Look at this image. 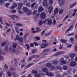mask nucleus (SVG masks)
<instances>
[{"label": "nucleus", "instance_id": "5701e85b", "mask_svg": "<svg viewBox=\"0 0 77 77\" xmlns=\"http://www.w3.org/2000/svg\"><path fill=\"white\" fill-rule=\"evenodd\" d=\"M11 17L13 19H14V20H15V19H14V18H18V17L15 15H12Z\"/></svg>", "mask_w": 77, "mask_h": 77}, {"label": "nucleus", "instance_id": "a18cd8bd", "mask_svg": "<svg viewBox=\"0 0 77 77\" xmlns=\"http://www.w3.org/2000/svg\"><path fill=\"white\" fill-rule=\"evenodd\" d=\"M30 47H33L34 46V44H33V43H32L30 45Z\"/></svg>", "mask_w": 77, "mask_h": 77}, {"label": "nucleus", "instance_id": "cd10ccee", "mask_svg": "<svg viewBox=\"0 0 77 77\" xmlns=\"http://www.w3.org/2000/svg\"><path fill=\"white\" fill-rule=\"evenodd\" d=\"M61 42H63V43H65V42H66V40H63V39H61L60 40Z\"/></svg>", "mask_w": 77, "mask_h": 77}, {"label": "nucleus", "instance_id": "473e14b6", "mask_svg": "<svg viewBox=\"0 0 77 77\" xmlns=\"http://www.w3.org/2000/svg\"><path fill=\"white\" fill-rule=\"evenodd\" d=\"M37 13V10H34L32 12V14L33 15L36 14Z\"/></svg>", "mask_w": 77, "mask_h": 77}, {"label": "nucleus", "instance_id": "a19ab883", "mask_svg": "<svg viewBox=\"0 0 77 77\" xmlns=\"http://www.w3.org/2000/svg\"><path fill=\"white\" fill-rule=\"evenodd\" d=\"M17 44L13 43V47L14 48H16V47L17 46Z\"/></svg>", "mask_w": 77, "mask_h": 77}, {"label": "nucleus", "instance_id": "4be33fe9", "mask_svg": "<svg viewBox=\"0 0 77 77\" xmlns=\"http://www.w3.org/2000/svg\"><path fill=\"white\" fill-rule=\"evenodd\" d=\"M62 53H63V52H57L55 54V56H57L58 55L61 54Z\"/></svg>", "mask_w": 77, "mask_h": 77}, {"label": "nucleus", "instance_id": "f8f14e48", "mask_svg": "<svg viewBox=\"0 0 77 77\" xmlns=\"http://www.w3.org/2000/svg\"><path fill=\"white\" fill-rule=\"evenodd\" d=\"M39 57V56H38V55H35L33 57H31L29 59V60H32V58H35V57Z\"/></svg>", "mask_w": 77, "mask_h": 77}, {"label": "nucleus", "instance_id": "72a5a7b5", "mask_svg": "<svg viewBox=\"0 0 77 77\" xmlns=\"http://www.w3.org/2000/svg\"><path fill=\"white\" fill-rule=\"evenodd\" d=\"M6 44V42H4L1 45L2 47H4Z\"/></svg>", "mask_w": 77, "mask_h": 77}, {"label": "nucleus", "instance_id": "3c124183", "mask_svg": "<svg viewBox=\"0 0 77 77\" xmlns=\"http://www.w3.org/2000/svg\"><path fill=\"white\" fill-rule=\"evenodd\" d=\"M35 38L37 40H39V39H40V38L38 36L35 37Z\"/></svg>", "mask_w": 77, "mask_h": 77}, {"label": "nucleus", "instance_id": "69168bd1", "mask_svg": "<svg viewBox=\"0 0 77 77\" xmlns=\"http://www.w3.org/2000/svg\"><path fill=\"white\" fill-rule=\"evenodd\" d=\"M18 12L20 14H23V13L22 12H21V11H18Z\"/></svg>", "mask_w": 77, "mask_h": 77}, {"label": "nucleus", "instance_id": "37998d69", "mask_svg": "<svg viewBox=\"0 0 77 77\" xmlns=\"http://www.w3.org/2000/svg\"><path fill=\"white\" fill-rule=\"evenodd\" d=\"M35 77H41V75L39 74H36L35 75Z\"/></svg>", "mask_w": 77, "mask_h": 77}, {"label": "nucleus", "instance_id": "de8ad7c7", "mask_svg": "<svg viewBox=\"0 0 77 77\" xmlns=\"http://www.w3.org/2000/svg\"><path fill=\"white\" fill-rule=\"evenodd\" d=\"M32 72V73H33V74H36V73L37 72L35 70H33Z\"/></svg>", "mask_w": 77, "mask_h": 77}, {"label": "nucleus", "instance_id": "864d4df0", "mask_svg": "<svg viewBox=\"0 0 77 77\" xmlns=\"http://www.w3.org/2000/svg\"><path fill=\"white\" fill-rule=\"evenodd\" d=\"M26 46H27V48L28 50H29V48H30V46H29V45H26Z\"/></svg>", "mask_w": 77, "mask_h": 77}, {"label": "nucleus", "instance_id": "ddd939ff", "mask_svg": "<svg viewBox=\"0 0 77 77\" xmlns=\"http://www.w3.org/2000/svg\"><path fill=\"white\" fill-rule=\"evenodd\" d=\"M42 71H43V72H46V74H47V72H48L47 71V70H48L47 69L45 68H42Z\"/></svg>", "mask_w": 77, "mask_h": 77}, {"label": "nucleus", "instance_id": "338daca9", "mask_svg": "<svg viewBox=\"0 0 77 77\" xmlns=\"http://www.w3.org/2000/svg\"><path fill=\"white\" fill-rule=\"evenodd\" d=\"M75 51H77V45L75 46Z\"/></svg>", "mask_w": 77, "mask_h": 77}, {"label": "nucleus", "instance_id": "6e6d98bb", "mask_svg": "<svg viewBox=\"0 0 77 77\" xmlns=\"http://www.w3.org/2000/svg\"><path fill=\"white\" fill-rule=\"evenodd\" d=\"M36 50L34 49V50H33L32 51V53H35V52H36Z\"/></svg>", "mask_w": 77, "mask_h": 77}, {"label": "nucleus", "instance_id": "774afa93", "mask_svg": "<svg viewBox=\"0 0 77 77\" xmlns=\"http://www.w3.org/2000/svg\"><path fill=\"white\" fill-rule=\"evenodd\" d=\"M71 29L70 28H69L68 29L66 30V33H67V32H69V31Z\"/></svg>", "mask_w": 77, "mask_h": 77}, {"label": "nucleus", "instance_id": "49530a36", "mask_svg": "<svg viewBox=\"0 0 77 77\" xmlns=\"http://www.w3.org/2000/svg\"><path fill=\"white\" fill-rule=\"evenodd\" d=\"M63 13V10H60L59 14H62Z\"/></svg>", "mask_w": 77, "mask_h": 77}, {"label": "nucleus", "instance_id": "6ab92c4d", "mask_svg": "<svg viewBox=\"0 0 77 77\" xmlns=\"http://www.w3.org/2000/svg\"><path fill=\"white\" fill-rule=\"evenodd\" d=\"M0 22H1L2 24H3V25H5V22L4 21L3 23V20H2V18L1 17L0 18Z\"/></svg>", "mask_w": 77, "mask_h": 77}, {"label": "nucleus", "instance_id": "c03bdc74", "mask_svg": "<svg viewBox=\"0 0 77 77\" xmlns=\"http://www.w3.org/2000/svg\"><path fill=\"white\" fill-rule=\"evenodd\" d=\"M15 30L16 32L18 33H19V30H18V29L16 27L15 28Z\"/></svg>", "mask_w": 77, "mask_h": 77}, {"label": "nucleus", "instance_id": "680f3d73", "mask_svg": "<svg viewBox=\"0 0 77 77\" xmlns=\"http://www.w3.org/2000/svg\"><path fill=\"white\" fill-rule=\"evenodd\" d=\"M49 51V49H46L44 51V52H48V51Z\"/></svg>", "mask_w": 77, "mask_h": 77}, {"label": "nucleus", "instance_id": "c85d7f7f", "mask_svg": "<svg viewBox=\"0 0 77 77\" xmlns=\"http://www.w3.org/2000/svg\"><path fill=\"white\" fill-rule=\"evenodd\" d=\"M43 23V22H42V21L41 20L40 22H39L38 24L40 25V26H42V24Z\"/></svg>", "mask_w": 77, "mask_h": 77}, {"label": "nucleus", "instance_id": "2eb2a0df", "mask_svg": "<svg viewBox=\"0 0 77 77\" xmlns=\"http://www.w3.org/2000/svg\"><path fill=\"white\" fill-rule=\"evenodd\" d=\"M44 10V9H43V8H42V7H40L38 9V12H41L42 11Z\"/></svg>", "mask_w": 77, "mask_h": 77}, {"label": "nucleus", "instance_id": "f704fd0d", "mask_svg": "<svg viewBox=\"0 0 77 77\" xmlns=\"http://www.w3.org/2000/svg\"><path fill=\"white\" fill-rule=\"evenodd\" d=\"M0 60H4V58L2 56H0Z\"/></svg>", "mask_w": 77, "mask_h": 77}, {"label": "nucleus", "instance_id": "6e6552de", "mask_svg": "<svg viewBox=\"0 0 77 77\" xmlns=\"http://www.w3.org/2000/svg\"><path fill=\"white\" fill-rule=\"evenodd\" d=\"M35 31H32V33H37V32H39L40 31L39 28L38 27H36L35 28Z\"/></svg>", "mask_w": 77, "mask_h": 77}, {"label": "nucleus", "instance_id": "9b49d317", "mask_svg": "<svg viewBox=\"0 0 77 77\" xmlns=\"http://www.w3.org/2000/svg\"><path fill=\"white\" fill-rule=\"evenodd\" d=\"M69 57H74L75 56V54H74L73 53L70 54L69 55Z\"/></svg>", "mask_w": 77, "mask_h": 77}, {"label": "nucleus", "instance_id": "58836bf2", "mask_svg": "<svg viewBox=\"0 0 77 77\" xmlns=\"http://www.w3.org/2000/svg\"><path fill=\"white\" fill-rule=\"evenodd\" d=\"M69 17V15H67L65 18L64 19V21H65V20H66V19H67V18H68Z\"/></svg>", "mask_w": 77, "mask_h": 77}, {"label": "nucleus", "instance_id": "423d86ee", "mask_svg": "<svg viewBox=\"0 0 77 77\" xmlns=\"http://www.w3.org/2000/svg\"><path fill=\"white\" fill-rule=\"evenodd\" d=\"M41 48H45V47H47L48 46V45L47 44H46V43H43L41 45Z\"/></svg>", "mask_w": 77, "mask_h": 77}, {"label": "nucleus", "instance_id": "e2e57ef3", "mask_svg": "<svg viewBox=\"0 0 77 77\" xmlns=\"http://www.w3.org/2000/svg\"><path fill=\"white\" fill-rule=\"evenodd\" d=\"M32 14V12H28L27 13V15H31Z\"/></svg>", "mask_w": 77, "mask_h": 77}, {"label": "nucleus", "instance_id": "8fccbe9b", "mask_svg": "<svg viewBox=\"0 0 77 77\" xmlns=\"http://www.w3.org/2000/svg\"><path fill=\"white\" fill-rule=\"evenodd\" d=\"M74 35V33H72L68 35V36H72L73 35Z\"/></svg>", "mask_w": 77, "mask_h": 77}, {"label": "nucleus", "instance_id": "79ce46f5", "mask_svg": "<svg viewBox=\"0 0 77 77\" xmlns=\"http://www.w3.org/2000/svg\"><path fill=\"white\" fill-rule=\"evenodd\" d=\"M36 5V3H34L32 5H31V8H33V7H34V6H35Z\"/></svg>", "mask_w": 77, "mask_h": 77}, {"label": "nucleus", "instance_id": "13d9d810", "mask_svg": "<svg viewBox=\"0 0 77 77\" xmlns=\"http://www.w3.org/2000/svg\"><path fill=\"white\" fill-rule=\"evenodd\" d=\"M9 5H10V4H8V3H7L5 5V6H6V7H7H7H8V6H9Z\"/></svg>", "mask_w": 77, "mask_h": 77}, {"label": "nucleus", "instance_id": "1a4fd4ad", "mask_svg": "<svg viewBox=\"0 0 77 77\" xmlns=\"http://www.w3.org/2000/svg\"><path fill=\"white\" fill-rule=\"evenodd\" d=\"M14 6H12L11 7V9H15L16 7H17V4H16V3H14Z\"/></svg>", "mask_w": 77, "mask_h": 77}, {"label": "nucleus", "instance_id": "c756f323", "mask_svg": "<svg viewBox=\"0 0 77 77\" xmlns=\"http://www.w3.org/2000/svg\"><path fill=\"white\" fill-rule=\"evenodd\" d=\"M64 3H65V1H64L63 0L60 2V5H63Z\"/></svg>", "mask_w": 77, "mask_h": 77}, {"label": "nucleus", "instance_id": "bf43d9fd", "mask_svg": "<svg viewBox=\"0 0 77 77\" xmlns=\"http://www.w3.org/2000/svg\"><path fill=\"white\" fill-rule=\"evenodd\" d=\"M72 47V45H69L67 46L68 48H71Z\"/></svg>", "mask_w": 77, "mask_h": 77}, {"label": "nucleus", "instance_id": "0eeeda50", "mask_svg": "<svg viewBox=\"0 0 77 77\" xmlns=\"http://www.w3.org/2000/svg\"><path fill=\"white\" fill-rule=\"evenodd\" d=\"M53 6H49L48 8V11L50 14H51V12L53 11Z\"/></svg>", "mask_w": 77, "mask_h": 77}, {"label": "nucleus", "instance_id": "4c0bfd02", "mask_svg": "<svg viewBox=\"0 0 77 77\" xmlns=\"http://www.w3.org/2000/svg\"><path fill=\"white\" fill-rule=\"evenodd\" d=\"M5 68L6 70H7L8 68V65H5Z\"/></svg>", "mask_w": 77, "mask_h": 77}, {"label": "nucleus", "instance_id": "2f4dec72", "mask_svg": "<svg viewBox=\"0 0 77 77\" xmlns=\"http://www.w3.org/2000/svg\"><path fill=\"white\" fill-rule=\"evenodd\" d=\"M7 74H8V75L9 76V77L11 76V73L9 72V71H8L7 72Z\"/></svg>", "mask_w": 77, "mask_h": 77}, {"label": "nucleus", "instance_id": "a878e982", "mask_svg": "<svg viewBox=\"0 0 77 77\" xmlns=\"http://www.w3.org/2000/svg\"><path fill=\"white\" fill-rule=\"evenodd\" d=\"M27 34H25L24 36H23V39L24 40H26V37H27Z\"/></svg>", "mask_w": 77, "mask_h": 77}, {"label": "nucleus", "instance_id": "a211bd4d", "mask_svg": "<svg viewBox=\"0 0 77 77\" xmlns=\"http://www.w3.org/2000/svg\"><path fill=\"white\" fill-rule=\"evenodd\" d=\"M52 63L54 65H57L58 63V62L57 60H53L52 61Z\"/></svg>", "mask_w": 77, "mask_h": 77}, {"label": "nucleus", "instance_id": "f257e3e1", "mask_svg": "<svg viewBox=\"0 0 77 77\" xmlns=\"http://www.w3.org/2000/svg\"><path fill=\"white\" fill-rule=\"evenodd\" d=\"M14 41H18L19 42H23V38L22 37H20L19 38V36L18 35H17L16 36V38H15L14 39Z\"/></svg>", "mask_w": 77, "mask_h": 77}, {"label": "nucleus", "instance_id": "ea45409f", "mask_svg": "<svg viewBox=\"0 0 77 77\" xmlns=\"http://www.w3.org/2000/svg\"><path fill=\"white\" fill-rule=\"evenodd\" d=\"M49 3L51 5V4H53V0H49Z\"/></svg>", "mask_w": 77, "mask_h": 77}, {"label": "nucleus", "instance_id": "dca6fc26", "mask_svg": "<svg viewBox=\"0 0 77 77\" xmlns=\"http://www.w3.org/2000/svg\"><path fill=\"white\" fill-rule=\"evenodd\" d=\"M46 75H47L48 76H53V74H52L51 73H49L48 72H46Z\"/></svg>", "mask_w": 77, "mask_h": 77}, {"label": "nucleus", "instance_id": "4468645a", "mask_svg": "<svg viewBox=\"0 0 77 77\" xmlns=\"http://www.w3.org/2000/svg\"><path fill=\"white\" fill-rule=\"evenodd\" d=\"M19 7L18 8V9L20 10L21 9L22 6H23V4L21 3H20L19 4Z\"/></svg>", "mask_w": 77, "mask_h": 77}, {"label": "nucleus", "instance_id": "5fc2aeb1", "mask_svg": "<svg viewBox=\"0 0 77 77\" xmlns=\"http://www.w3.org/2000/svg\"><path fill=\"white\" fill-rule=\"evenodd\" d=\"M44 33H45V31H43L41 34V36H43L44 34Z\"/></svg>", "mask_w": 77, "mask_h": 77}, {"label": "nucleus", "instance_id": "603ef678", "mask_svg": "<svg viewBox=\"0 0 77 77\" xmlns=\"http://www.w3.org/2000/svg\"><path fill=\"white\" fill-rule=\"evenodd\" d=\"M53 24L54 25L56 24V20H55V19H54L53 20Z\"/></svg>", "mask_w": 77, "mask_h": 77}, {"label": "nucleus", "instance_id": "4d7b16f0", "mask_svg": "<svg viewBox=\"0 0 77 77\" xmlns=\"http://www.w3.org/2000/svg\"><path fill=\"white\" fill-rule=\"evenodd\" d=\"M4 2V0H0V3L1 4L3 3Z\"/></svg>", "mask_w": 77, "mask_h": 77}, {"label": "nucleus", "instance_id": "412c9836", "mask_svg": "<svg viewBox=\"0 0 77 77\" xmlns=\"http://www.w3.org/2000/svg\"><path fill=\"white\" fill-rule=\"evenodd\" d=\"M76 12H77V9H75L73 11V12L72 14V16L75 15V14H76Z\"/></svg>", "mask_w": 77, "mask_h": 77}, {"label": "nucleus", "instance_id": "0e129e2a", "mask_svg": "<svg viewBox=\"0 0 77 77\" xmlns=\"http://www.w3.org/2000/svg\"><path fill=\"white\" fill-rule=\"evenodd\" d=\"M5 25L7 26H10V25L7 23H5Z\"/></svg>", "mask_w": 77, "mask_h": 77}, {"label": "nucleus", "instance_id": "9d476101", "mask_svg": "<svg viewBox=\"0 0 77 77\" xmlns=\"http://www.w3.org/2000/svg\"><path fill=\"white\" fill-rule=\"evenodd\" d=\"M70 65L71 66H74L76 65V63L75 61H72L70 63Z\"/></svg>", "mask_w": 77, "mask_h": 77}, {"label": "nucleus", "instance_id": "20e7f679", "mask_svg": "<svg viewBox=\"0 0 77 77\" xmlns=\"http://www.w3.org/2000/svg\"><path fill=\"white\" fill-rule=\"evenodd\" d=\"M47 21L48 24V25H51L53 22H52V20L51 19H47Z\"/></svg>", "mask_w": 77, "mask_h": 77}, {"label": "nucleus", "instance_id": "393cba45", "mask_svg": "<svg viewBox=\"0 0 77 77\" xmlns=\"http://www.w3.org/2000/svg\"><path fill=\"white\" fill-rule=\"evenodd\" d=\"M23 10L25 12H27V11H28L29 9L26 7H24L23 8Z\"/></svg>", "mask_w": 77, "mask_h": 77}, {"label": "nucleus", "instance_id": "7ed1b4c3", "mask_svg": "<svg viewBox=\"0 0 77 77\" xmlns=\"http://www.w3.org/2000/svg\"><path fill=\"white\" fill-rule=\"evenodd\" d=\"M12 52L14 53H16V54H19L20 53V51L18 49H13Z\"/></svg>", "mask_w": 77, "mask_h": 77}, {"label": "nucleus", "instance_id": "bb28decb", "mask_svg": "<svg viewBox=\"0 0 77 77\" xmlns=\"http://www.w3.org/2000/svg\"><path fill=\"white\" fill-rule=\"evenodd\" d=\"M13 49H15L14 48H13V47H12V46L10 47V48H9L10 51V52H11V51L12 52V50H13Z\"/></svg>", "mask_w": 77, "mask_h": 77}, {"label": "nucleus", "instance_id": "39448f33", "mask_svg": "<svg viewBox=\"0 0 77 77\" xmlns=\"http://www.w3.org/2000/svg\"><path fill=\"white\" fill-rule=\"evenodd\" d=\"M64 60V59L63 58H62L60 60V63L61 65H62V63H66V61Z\"/></svg>", "mask_w": 77, "mask_h": 77}, {"label": "nucleus", "instance_id": "b1692460", "mask_svg": "<svg viewBox=\"0 0 77 77\" xmlns=\"http://www.w3.org/2000/svg\"><path fill=\"white\" fill-rule=\"evenodd\" d=\"M47 0H45L43 2V5L44 6H45L47 5Z\"/></svg>", "mask_w": 77, "mask_h": 77}, {"label": "nucleus", "instance_id": "aec40b11", "mask_svg": "<svg viewBox=\"0 0 77 77\" xmlns=\"http://www.w3.org/2000/svg\"><path fill=\"white\" fill-rule=\"evenodd\" d=\"M46 66L48 67V68H50L51 66V63H48L46 64Z\"/></svg>", "mask_w": 77, "mask_h": 77}, {"label": "nucleus", "instance_id": "f03ea898", "mask_svg": "<svg viewBox=\"0 0 77 77\" xmlns=\"http://www.w3.org/2000/svg\"><path fill=\"white\" fill-rule=\"evenodd\" d=\"M46 17V14L44 12H42L40 14V18L41 19L43 20H44L45 18Z\"/></svg>", "mask_w": 77, "mask_h": 77}, {"label": "nucleus", "instance_id": "052dcab7", "mask_svg": "<svg viewBox=\"0 0 77 77\" xmlns=\"http://www.w3.org/2000/svg\"><path fill=\"white\" fill-rule=\"evenodd\" d=\"M16 12V10H13L12 11V13H15Z\"/></svg>", "mask_w": 77, "mask_h": 77}, {"label": "nucleus", "instance_id": "c9c22d12", "mask_svg": "<svg viewBox=\"0 0 77 77\" xmlns=\"http://www.w3.org/2000/svg\"><path fill=\"white\" fill-rule=\"evenodd\" d=\"M16 25H17V26H23V24L19 23H17Z\"/></svg>", "mask_w": 77, "mask_h": 77}, {"label": "nucleus", "instance_id": "09e8293b", "mask_svg": "<svg viewBox=\"0 0 77 77\" xmlns=\"http://www.w3.org/2000/svg\"><path fill=\"white\" fill-rule=\"evenodd\" d=\"M63 68L64 70H66V69H67V66H64L63 67Z\"/></svg>", "mask_w": 77, "mask_h": 77}, {"label": "nucleus", "instance_id": "f3484780", "mask_svg": "<svg viewBox=\"0 0 77 77\" xmlns=\"http://www.w3.org/2000/svg\"><path fill=\"white\" fill-rule=\"evenodd\" d=\"M59 12V10L58 9V8H56L55 10V11H54V13L55 14H57Z\"/></svg>", "mask_w": 77, "mask_h": 77}, {"label": "nucleus", "instance_id": "e433bc0d", "mask_svg": "<svg viewBox=\"0 0 77 77\" xmlns=\"http://www.w3.org/2000/svg\"><path fill=\"white\" fill-rule=\"evenodd\" d=\"M75 5H76V3H74L73 5H71L70 6V8H73V7H74V6Z\"/></svg>", "mask_w": 77, "mask_h": 77}, {"label": "nucleus", "instance_id": "7c9ffc66", "mask_svg": "<svg viewBox=\"0 0 77 77\" xmlns=\"http://www.w3.org/2000/svg\"><path fill=\"white\" fill-rule=\"evenodd\" d=\"M32 65H33V64L32 63H30V64H29V65H28L26 66V67L27 68H30V66H32Z\"/></svg>", "mask_w": 77, "mask_h": 77}]
</instances>
